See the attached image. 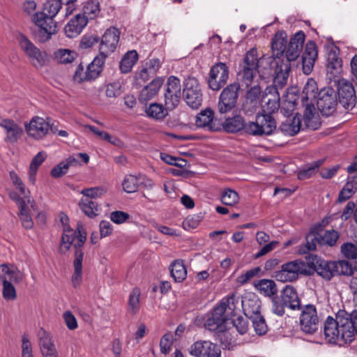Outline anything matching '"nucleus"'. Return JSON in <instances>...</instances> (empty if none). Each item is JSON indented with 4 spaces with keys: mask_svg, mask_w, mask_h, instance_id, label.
<instances>
[{
    "mask_svg": "<svg viewBox=\"0 0 357 357\" xmlns=\"http://www.w3.org/2000/svg\"><path fill=\"white\" fill-rule=\"evenodd\" d=\"M354 326L350 316L344 310H340L335 314V319L328 317L324 332L327 341L333 344H344L354 339Z\"/></svg>",
    "mask_w": 357,
    "mask_h": 357,
    "instance_id": "1",
    "label": "nucleus"
},
{
    "mask_svg": "<svg viewBox=\"0 0 357 357\" xmlns=\"http://www.w3.org/2000/svg\"><path fill=\"white\" fill-rule=\"evenodd\" d=\"M287 39L282 33H277L272 42V56L271 66L274 69L273 82L279 86H284L287 82L290 64L284 61L283 55L286 48Z\"/></svg>",
    "mask_w": 357,
    "mask_h": 357,
    "instance_id": "2",
    "label": "nucleus"
},
{
    "mask_svg": "<svg viewBox=\"0 0 357 357\" xmlns=\"http://www.w3.org/2000/svg\"><path fill=\"white\" fill-rule=\"evenodd\" d=\"M319 96L316 82L309 79L302 92L301 101L305 107L303 121L307 128L317 130L321 125L319 115L315 112L314 103Z\"/></svg>",
    "mask_w": 357,
    "mask_h": 357,
    "instance_id": "3",
    "label": "nucleus"
},
{
    "mask_svg": "<svg viewBox=\"0 0 357 357\" xmlns=\"http://www.w3.org/2000/svg\"><path fill=\"white\" fill-rule=\"evenodd\" d=\"M24 130L30 139L41 141L50 133H56L57 128L50 118L35 116L24 123Z\"/></svg>",
    "mask_w": 357,
    "mask_h": 357,
    "instance_id": "4",
    "label": "nucleus"
},
{
    "mask_svg": "<svg viewBox=\"0 0 357 357\" xmlns=\"http://www.w3.org/2000/svg\"><path fill=\"white\" fill-rule=\"evenodd\" d=\"M60 221L63 225V235L59 247L61 252L66 253L71 247H74L75 249L81 248L86 241V236L81 234L79 231H75L70 229L68 224L69 219L66 215H61Z\"/></svg>",
    "mask_w": 357,
    "mask_h": 357,
    "instance_id": "5",
    "label": "nucleus"
},
{
    "mask_svg": "<svg viewBox=\"0 0 357 357\" xmlns=\"http://www.w3.org/2000/svg\"><path fill=\"white\" fill-rule=\"evenodd\" d=\"M223 307H215L213 310L208 314L207 319L205 321V327L211 331H215L220 340L224 343L223 337L227 335V331L230 328L229 326V321L225 314H224Z\"/></svg>",
    "mask_w": 357,
    "mask_h": 357,
    "instance_id": "6",
    "label": "nucleus"
},
{
    "mask_svg": "<svg viewBox=\"0 0 357 357\" xmlns=\"http://www.w3.org/2000/svg\"><path fill=\"white\" fill-rule=\"evenodd\" d=\"M19 43L21 49L35 68H41L48 63L49 59L46 52L41 51L26 37L21 36Z\"/></svg>",
    "mask_w": 357,
    "mask_h": 357,
    "instance_id": "7",
    "label": "nucleus"
},
{
    "mask_svg": "<svg viewBox=\"0 0 357 357\" xmlns=\"http://www.w3.org/2000/svg\"><path fill=\"white\" fill-rule=\"evenodd\" d=\"M307 272L306 263L301 260H294L282 265L281 269L275 272V278L282 282H293L301 274Z\"/></svg>",
    "mask_w": 357,
    "mask_h": 357,
    "instance_id": "8",
    "label": "nucleus"
},
{
    "mask_svg": "<svg viewBox=\"0 0 357 357\" xmlns=\"http://www.w3.org/2000/svg\"><path fill=\"white\" fill-rule=\"evenodd\" d=\"M32 22L38 28L40 39L42 42L49 40L56 32V23L54 19L40 12H36L31 17Z\"/></svg>",
    "mask_w": 357,
    "mask_h": 357,
    "instance_id": "9",
    "label": "nucleus"
},
{
    "mask_svg": "<svg viewBox=\"0 0 357 357\" xmlns=\"http://www.w3.org/2000/svg\"><path fill=\"white\" fill-rule=\"evenodd\" d=\"M240 85L233 83L228 85L221 92L218 101V111L221 114L230 112L236 104Z\"/></svg>",
    "mask_w": 357,
    "mask_h": 357,
    "instance_id": "10",
    "label": "nucleus"
},
{
    "mask_svg": "<svg viewBox=\"0 0 357 357\" xmlns=\"http://www.w3.org/2000/svg\"><path fill=\"white\" fill-rule=\"evenodd\" d=\"M334 82L337 84L340 103L347 109H352L356 102V92L352 83L344 78Z\"/></svg>",
    "mask_w": 357,
    "mask_h": 357,
    "instance_id": "11",
    "label": "nucleus"
},
{
    "mask_svg": "<svg viewBox=\"0 0 357 357\" xmlns=\"http://www.w3.org/2000/svg\"><path fill=\"white\" fill-rule=\"evenodd\" d=\"M184 99L187 105L193 109H197L202 102V93L197 79L189 77L184 82Z\"/></svg>",
    "mask_w": 357,
    "mask_h": 357,
    "instance_id": "12",
    "label": "nucleus"
},
{
    "mask_svg": "<svg viewBox=\"0 0 357 357\" xmlns=\"http://www.w3.org/2000/svg\"><path fill=\"white\" fill-rule=\"evenodd\" d=\"M258 67V59L256 56L255 50L248 52L244 59V66L241 71L238 74V79L241 80L245 86L251 85L253 78L257 75Z\"/></svg>",
    "mask_w": 357,
    "mask_h": 357,
    "instance_id": "13",
    "label": "nucleus"
},
{
    "mask_svg": "<svg viewBox=\"0 0 357 357\" xmlns=\"http://www.w3.org/2000/svg\"><path fill=\"white\" fill-rule=\"evenodd\" d=\"M229 68L225 63H218L210 70L208 84L213 91L220 90L227 82Z\"/></svg>",
    "mask_w": 357,
    "mask_h": 357,
    "instance_id": "14",
    "label": "nucleus"
},
{
    "mask_svg": "<svg viewBox=\"0 0 357 357\" xmlns=\"http://www.w3.org/2000/svg\"><path fill=\"white\" fill-rule=\"evenodd\" d=\"M300 324L301 330L306 333L312 334L317 330L319 317L314 305H306L302 308Z\"/></svg>",
    "mask_w": 357,
    "mask_h": 357,
    "instance_id": "15",
    "label": "nucleus"
},
{
    "mask_svg": "<svg viewBox=\"0 0 357 357\" xmlns=\"http://www.w3.org/2000/svg\"><path fill=\"white\" fill-rule=\"evenodd\" d=\"M121 32L115 27L107 29L102 36L99 45L100 54L105 58L113 53L119 44Z\"/></svg>",
    "mask_w": 357,
    "mask_h": 357,
    "instance_id": "16",
    "label": "nucleus"
},
{
    "mask_svg": "<svg viewBox=\"0 0 357 357\" xmlns=\"http://www.w3.org/2000/svg\"><path fill=\"white\" fill-rule=\"evenodd\" d=\"M189 353L196 357H220V347L210 341H197L189 348Z\"/></svg>",
    "mask_w": 357,
    "mask_h": 357,
    "instance_id": "17",
    "label": "nucleus"
},
{
    "mask_svg": "<svg viewBox=\"0 0 357 357\" xmlns=\"http://www.w3.org/2000/svg\"><path fill=\"white\" fill-rule=\"evenodd\" d=\"M278 88H281V86L274 83V86H267L263 93L262 102L264 104L261 105V107L263 111L270 115L278 111L280 107V95Z\"/></svg>",
    "mask_w": 357,
    "mask_h": 357,
    "instance_id": "18",
    "label": "nucleus"
},
{
    "mask_svg": "<svg viewBox=\"0 0 357 357\" xmlns=\"http://www.w3.org/2000/svg\"><path fill=\"white\" fill-rule=\"evenodd\" d=\"M339 235L334 230L326 231L323 234H309L306 237V248L307 250H314L316 249L317 243L319 244H326L333 246L335 244Z\"/></svg>",
    "mask_w": 357,
    "mask_h": 357,
    "instance_id": "19",
    "label": "nucleus"
},
{
    "mask_svg": "<svg viewBox=\"0 0 357 357\" xmlns=\"http://www.w3.org/2000/svg\"><path fill=\"white\" fill-rule=\"evenodd\" d=\"M342 71V60L338 56V49L331 47L326 55V73L330 80H336Z\"/></svg>",
    "mask_w": 357,
    "mask_h": 357,
    "instance_id": "20",
    "label": "nucleus"
},
{
    "mask_svg": "<svg viewBox=\"0 0 357 357\" xmlns=\"http://www.w3.org/2000/svg\"><path fill=\"white\" fill-rule=\"evenodd\" d=\"M316 103L323 115H331L335 111L337 104L336 96L333 90L328 89L321 91Z\"/></svg>",
    "mask_w": 357,
    "mask_h": 357,
    "instance_id": "21",
    "label": "nucleus"
},
{
    "mask_svg": "<svg viewBox=\"0 0 357 357\" xmlns=\"http://www.w3.org/2000/svg\"><path fill=\"white\" fill-rule=\"evenodd\" d=\"M241 305L244 314L249 319L261 314V301L253 293H248L242 297Z\"/></svg>",
    "mask_w": 357,
    "mask_h": 357,
    "instance_id": "22",
    "label": "nucleus"
},
{
    "mask_svg": "<svg viewBox=\"0 0 357 357\" xmlns=\"http://www.w3.org/2000/svg\"><path fill=\"white\" fill-rule=\"evenodd\" d=\"M87 23L86 16L81 15V13L75 15L64 27L66 36L70 38L77 37L82 33Z\"/></svg>",
    "mask_w": 357,
    "mask_h": 357,
    "instance_id": "23",
    "label": "nucleus"
},
{
    "mask_svg": "<svg viewBox=\"0 0 357 357\" xmlns=\"http://www.w3.org/2000/svg\"><path fill=\"white\" fill-rule=\"evenodd\" d=\"M262 100L261 89L259 86L256 85L248 91L243 103V109L246 112H253L261 105Z\"/></svg>",
    "mask_w": 357,
    "mask_h": 357,
    "instance_id": "24",
    "label": "nucleus"
},
{
    "mask_svg": "<svg viewBox=\"0 0 357 357\" xmlns=\"http://www.w3.org/2000/svg\"><path fill=\"white\" fill-rule=\"evenodd\" d=\"M304 41L305 34L303 31L295 33L288 45L284 61H288L290 64L291 61L296 60L303 49Z\"/></svg>",
    "mask_w": 357,
    "mask_h": 357,
    "instance_id": "25",
    "label": "nucleus"
},
{
    "mask_svg": "<svg viewBox=\"0 0 357 357\" xmlns=\"http://www.w3.org/2000/svg\"><path fill=\"white\" fill-rule=\"evenodd\" d=\"M0 127L6 135V140L13 143L17 142L23 133L22 128L13 120L4 119L0 121Z\"/></svg>",
    "mask_w": 357,
    "mask_h": 357,
    "instance_id": "26",
    "label": "nucleus"
},
{
    "mask_svg": "<svg viewBox=\"0 0 357 357\" xmlns=\"http://www.w3.org/2000/svg\"><path fill=\"white\" fill-rule=\"evenodd\" d=\"M317 45L314 42H308L303 54V73L309 75L314 67V62L317 58Z\"/></svg>",
    "mask_w": 357,
    "mask_h": 357,
    "instance_id": "27",
    "label": "nucleus"
},
{
    "mask_svg": "<svg viewBox=\"0 0 357 357\" xmlns=\"http://www.w3.org/2000/svg\"><path fill=\"white\" fill-rule=\"evenodd\" d=\"M31 208L35 210L33 200L30 197H26L20 203V220L23 227L27 229H31L33 226V222L30 214Z\"/></svg>",
    "mask_w": 357,
    "mask_h": 357,
    "instance_id": "28",
    "label": "nucleus"
},
{
    "mask_svg": "<svg viewBox=\"0 0 357 357\" xmlns=\"http://www.w3.org/2000/svg\"><path fill=\"white\" fill-rule=\"evenodd\" d=\"M25 277L26 275L22 271L13 265L6 264L0 265V279L19 284L24 281Z\"/></svg>",
    "mask_w": 357,
    "mask_h": 357,
    "instance_id": "29",
    "label": "nucleus"
},
{
    "mask_svg": "<svg viewBox=\"0 0 357 357\" xmlns=\"http://www.w3.org/2000/svg\"><path fill=\"white\" fill-rule=\"evenodd\" d=\"M282 301L292 310L298 309L301 301L296 289L291 285H286L281 292Z\"/></svg>",
    "mask_w": 357,
    "mask_h": 357,
    "instance_id": "30",
    "label": "nucleus"
},
{
    "mask_svg": "<svg viewBox=\"0 0 357 357\" xmlns=\"http://www.w3.org/2000/svg\"><path fill=\"white\" fill-rule=\"evenodd\" d=\"M214 113L210 108L202 110L196 116L195 124L197 127L214 131L216 130L213 121Z\"/></svg>",
    "mask_w": 357,
    "mask_h": 357,
    "instance_id": "31",
    "label": "nucleus"
},
{
    "mask_svg": "<svg viewBox=\"0 0 357 357\" xmlns=\"http://www.w3.org/2000/svg\"><path fill=\"white\" fill-rule=\"evenodd\" d=\"M255 289L266 297H272L277 294L278 287L273 280L261 279L254 283Z\"/></svg>",
    "mask_w": 357,
    "mask_h": 357,
    "instance_id": "32",
    "label": "nucleus"
},
{
    "mask_svg": "<svg viewBox=\"0 0 357 357\" xmlns=\"http://www.w3.org/2000/svg\"><path fill=\"white\" fill-rule=\"evenodd\" d=\"M301 128V116L299 114L286 119L280 125L281 131L286 135L294 136L296 135Z\"/></svg>",
    "mask_w": 357,
    "mask_h": 357,
    "instance_id": "33",
    "label": "nucleus"
},
{
    "mask_svg": "<svg viewBox=\"0 0 357 357\" xmlns=\"http://www.w3.org/2000/svg\"><path fill=\"white\" fill-rule=\"evenodd\" d=\"M162 79H153L151 82H150L148 85L142 89L139 94V100L142 102H146L154 98L158 93V91L162 86Z\"/></svg>",
    "mask_w": 357,
    "mask_h": 357,
    "instance_id": "34",
    "label": "nucleus"
},
{
    "mask_svg": "<svg viewBox=\"0 0 357 357\" xmlns=\"http://www.w3.org/2000/svg\"><path fill=\"white\" fill-rule=\"evenodd\" d=\"M105 59V56H102L99 54V55L96 56L87 66L86 70L92 82L96 79L102 73Z\"/></svg>",
    "mask_w": 357,
    "mask_h": 357,
    "instance_id": "35",
    "label": "nucleus"
},
{
    "mask_svg": "<svg viewBox=\"0 0 357 357\" xmlns=\"http://www.w3.org/2000/svg\"><path fill=\"white\" fill-rule=\"evenodd\" d=\"M76 53L69 49L60 48L56 50L52 54V59L59 64H68L73 62L76 58Z\"/></svg>",
    "mask_w": 357,
    "mask_h": 357,
    "instance_id": "36",
    "label": "nucleus"
},
{
    "mask_svg": "<svg viewBox=\"0 0 357 357\" xmlns=\"http://www.w3.org/2000/svg\"><path fill=\"white\" fill-rule=\"evenodd\" d=\"M47 154L45 151L38 152L34 158L32 159L29 165L28 178L29 181L31 184H35L36 181V173L38 167L46 159Z\"/></svg>",
    "mask_w": 357,
    "mask_h": 357,
    "instance_id": "37",
    "label": "nucleus"
},
{
    "mask_svg": "<svg viewBox=\"0 0 357 357\" xmlns=\"http://www.w3.org/2000/svg\"><path fill=\"white\" fill-rule=\"evenodd\" d=\"M83 253L77 249L75 252V257L73 263L74 273L72 276V283L75 287L79 286L82 280V260Z\"/></svg>",
    "mask_w": 357,
    "mask_h": 357,
    "instance_id": "38",
    "label": "nucleus"
},
{
    "mask_svg": "<svg viewBox=\"0 0 357 357\" xmlns=\"http://www.w3.org/2000/svg\"><path fill=\"white\" fill-rule=\"evenodd\" d=\"M357 190V182L354 178H347V182L340 190L337 201L340 203L350 199Z\"/></svg>",
    "mask_w": 357,
    "mask_h": 357,
    "instance_id": "39",
    "label": "nucleus"
},
{
    "mask_svg": "<svg viewBox=\"0 0 357 357\" xmlns=\"http://www.w3.org/2000/svg\"><path fill=\"white\" fill-rule=\"evenodd\" d=\"M43 357H58V352L49 334H45L40 339Z\"/></svg>",
    "mask_w": 357,
    "mask_h": 357,
    "instance_id": "40",
    "label": "nucleus"
},
{
    "mask_svg": "<svg viewBox=\"0 0 357 357\" xmlns=\"http://www.w3.org/2000/svg\"><path fill=\"white\" fill-rule=\"evenodd\" d=\"M138 60V54L135 50L128 51L124 54L120 62V70L123 73H128Z\"/></svg>",
    "mask_w": 357,
    "mask_h": 357,
    "instance_id": "41",
    "label": "nucleus"
},
{
    "mask_svg": "<svg viewBox=\"0 0 357 357\" xmlns=\"http://www.w3.org/2000/svg\"><path fill=\"white\" fill-rule=\"evenodd\" d=\"M222 126L223 128L228 132H236L246 127L243 118L239 115L227 118Z\"/></svg>",
    "mask_w": 357,
    "mask_h": 357,
    "instance_id": "42",
    "label": "nucleus"
},
{
    "mask_svg": "<svg viewBox=\"0 0 357 357\" xmlns=\"http://www.w3.org/2000/svg\"><path fill=\"white\" fill-rule=\"evenodd\" d=\"M146 115L155 120H162L168 114L167 109L162 104L151 103L146 109Z\"/></svg>",
    "mask_w": 357,
    "mask_h": 357,
    "instance_id": "43",
    "label": "nucleus"
},
{
    "mask_svg": "<svg viewBox=\"0 0 357 357\" xmlns=\"http://www.w3.org/2000/svg\"><path fill=\"white\" fill-rule=\"evenodd\" d=\"M333 261H320L316 266V271L323 278L329 280L335 275Z\"/></svg>",
    "mask_w": 357,
    "mask_h": 357,
    "instance_id": "44",
    "label": "nucleus"
},
{
    "mask_svg": "<svg viewBox=\"0 0 357 357\" xmlns=\"http://www.w3.org/2000/svg\"><path fill=\"white\" fill-rule=\"evenodd\" d=\"M264 119L256 116L255 121L250 122L245 127L246 132L255 136L263 135L269 130L268 126L263 127L261 124L263 123Z\"/></svg>",
    "mask_w": 357,
    "mask_h": 357,
    "instance_id": "45",
    "label": "nucleus"
},
{
    "mask_svg": "<svg viewBox=\"0 0 357 357\" xmlns=\"http://www.w3.org/2000/svg\"><path fill=\"white\" fill-rule=\"evenodd\" d=\"M79 208L89 218H94L98 214V206L96 202L87 199L82 198L79 202Z\"/></svg>",
    "mask_w": 357,
    "mask_h": 357,
    "instance_id": "46",
    "label": "nucleus"
},
{
    "mask_svg": "<svg viewBox=\"0 0 357 357\" xmlns=\"http://www.w3.org/2000/svg\"><path fill=\"white\" fill-rule=\"evenodd\" d=\"M238 303V298L234 295H231L227 298L222 299L218 307H223L226 317L230 319L231 316L234 315L236 305Z\"/></svg>",
    "mask_w": 357,
    "mask_h": 357,
    "instance_id": "47",
    "label": "nucleus"
},
{
    "mask_svg": "<svg viewBox=\"0 0 357 357\" xmlns=\"http://www.w3.org/2000/svg\"><path fill=\"white\" fill-rule=\"evenodd\" d=\"M323 160H318L306 165L298 171V178L301 180H304L310 178L317 172L318 169L323 164Z\"/></svg>",
    "mask_w": 357,
    "mask_h": 357,
    "instance_id": "48",
    "label": "nucleus"
},
{
    "mask_svg": "<svg viewBox=\"0 0 357 357\" xmlns=\"http://www.w3.org/2000/svg\"><path fill=\"white\" fill-rule=\"evenodd\" d=\"M61 7V0H47L43 4L42 10L39 12L54 19Z\"/></svg>",
    "mask_w": 357,
    "mask_h": 357,
    "instance_id": "49",
    "label": "nucleus"
},
{
    "mask_svg": "<svg viewBox=\"0 0 357 357\" xmlns=\"http://www.w3.org/2000/svg\"><path fill=\"white\" fill-rule=\"evenodd\" d=\"M171 274L176 282H182L187 275V270L183 260H176L171 268Z\"/></svg>",
    "mask_w": 357,
    "mask_h": 357,
    "instance_id": "50",
    "label": "nucleus"
},
{
    "mask_svg": "<svg viewBox=\"0 0 357 357\" xmlns=\"http://www.w3.org/2000/svg\"><path fill=\"white\" fill-rule=\"evenodd\" d=\"M138 176L132 174L126 175L122 181V188L123 191L127 193H133L137 191L139 186V180Z\"/></svg>",
    "mask_w": 357,
    "mask_h": 357,
    "instance_id": "51",
    "label": "nucleus"
},
{
    "mask_svg": "<svg viewBox=\"0 0 357 357\" xmlns=\"http://www.w3.org/2000/svg\"><path fill=\"white\" fill-rule=\"evenodd\" d=\"M85 128L93 132L100 139L107 141L116 146H120L121 144V141L119 138L112 136L106 132L101 131L93 126L86 125L85 126Z\"/></svg>",
    "mask_w": 357,
    "mask_h": 357,
    "instance_id": "52",
    "label": "nucleus"
},
{
    "mask_svg": "<svg viewBox=\"0 0 357 357\" xmlns=\"http://www.w3.org/2000/svg\"><path fill=\"white\" fill-rule=\"evenodd\" d=\"M83 15L86 17V20L88 19H93L100 13V4L99 2L96 0H89L88 1L83 7Z\"/></svg>",
    "mask_w": 357,
    "mask_h": 357,
    "instance_id": "53",
    "label": "nucleus"
},
{
    "mask_svg": "<svg viewBox=\"0 0 357 357\" xmlns=\"http://www.w3.org/2000/svg\"><path fill=\"white\" fill-rule=\"evenodd\" d=\"M0 284L3 285L2 296L6 301H13L17 298V291L14 285L4 279H0Z\"/></svg>",
    "mask_w": 357,
    "mask_h": 357,
    "instance_id": "54",
    "label": "nucleus"
},
{
    "mask_svg": "<svg viewBox=\"0 0 357 357\" xmlns=\"http://www.w3.org/2000/svg\"><path fill=\"white\" fill-rule=\"evenodd\" d=\"M240 197L234 190L227 188L222 191L221 195V202L223 204L227 206H234L239 202Z\"/></svg>",
    "mask_w": 357,
    "mask_h": 357,
    "instance_id": "55",
    "label": "nucleus"
},
{
    "mask_svg": "<svg viewBox=\"0 0 357 357\" xmlns=\"http://www.w3.org/2000/svg\"><path fill=\"white\" fill-rule=\"evenodd\" d=\"M81 161H82L84 164H87L89 161V156L88 154L85 153H79L75 155H70L65 160L68 169L70 167H76L81 166Z\"/></svg>",
    "mask_w": 357,
    "mask_h": 357,
    "instance_id": "56",
    "label": "nucleus"
},
{
    "mask_svg": "<svg viewBox=\"0 0 357 357\" xmlns=\"http://www.w3.org/2000/svg\"><path fill=\"white\" fill-rule=\"evenodd\" d=\"M107 192V188L105 186H98L83 189L81 194L87 199H98L103 197Z\"/></svg>",
    "mask_w": 357,
    "mask_h": 357,
    "instance_id": "57",
    "label": "nucleus"
},
{
    "mask_svg": "<svg viewBox=\"0 0 357 357\" xmlns=\"http://www.w3.org/2000/svg\"><path fill=\"white\" fill-rule=\"evenodd\" d=\"M261 272V269L260 267L257 266L253 268H251L246 272L239 275L236 279V282L240 285H243L250 281L252 278L256 276H258L259 273Z\"/></svg>",
    "mask_w": 357,
    "mask_h": 357,
    "instance_id": "58",
    "label": "nucleus"
},
{
    "mask_svg": "<svg viewBox=\"0 0 357 357\" xmlns=\"http://www.w3.org/2000/svg\"><path fill=\"white\" fill-rule=\"evenodd\" d=\"M73 81L75 84H82L85 82H92L89 77L86 69L84 68L82 63L79 64L76 67L73 75Z\"/></svg>",
    "mask_w": 357,
    "mask_h": 357,
    "instance_id": "59",
    "label": "nucleus"
},
{
    "mask_svg": "<svg viewBox=\"0 0 357 357\" xmlns=\"http://www.w3.org/2000/svg\"><path fill=\"white\" fill-rule=\"evenodd\" d=\"M335 275H351L353 273V268L351 264L345 260L333 261Z\"/></svg>",
    "mask_w": 357,
    "mask_h": 357,
    "instance_id": "60",
    "label": "nucleus"
},
{
    "mask_svg": "<svg viewBox=\"0 0 357 357\" xmlns=\"http://www.w3.org/2000/svg\"><path fill=\"white\" fill-rule=\"evenodd\" d=\"M250 319L252 321V325L257 334L262 335L267 332L268 326L261 314L250 318Z\"/></svg>",
    "mask_w": 357,
    "mask_h": 357,
    "instance_id": "61",
    "label": "nucleus"
},
{
    "mask_svg": "<svg viewBox=\"0 0 357 357\" xmlns=\"http://www.w3.org/2000/svg\"><path fill=\"white\" fill-rule=\"evenodd\" d=\"M22 357H33V345L29 336L24 333L21 339Z\"/></svg>",
    "mask_w": 357,
    "mask_h": 357,
    "instance_id": "62",
    "label": "nucleus"
},
{
    "mask_svg": "<svg viewBox=\"0 0 357 357\" xmlns=\"http://www.w3.org/2000/svg\"><path fill=\"white\" fill-rule=\"evenodd\" d=\"M181 89L180 80L174 76L169 77L167 81L166 93L181 94Z\"/></svg>",
    "mask_w": 357,
    "mask_h": 357,
    "instance_id": "63",
    "label": "nucleus"
},
{
    "mask_svg": "<svg viewBox=\"0 0 357 357\" xmlns=\"http://www.w3.org/2000/svg\"><path fill=\"white\" fill-rule=\"evenodd\" d=\"M341 251L343 255L351 259L357 258V245L351 243H347L342 245Z\"/></svg>",
    "mask_w": 357,
    "mask_h": 357,
    "instance_id": "64",
    "label": "nucleus"
}]
</instances>
